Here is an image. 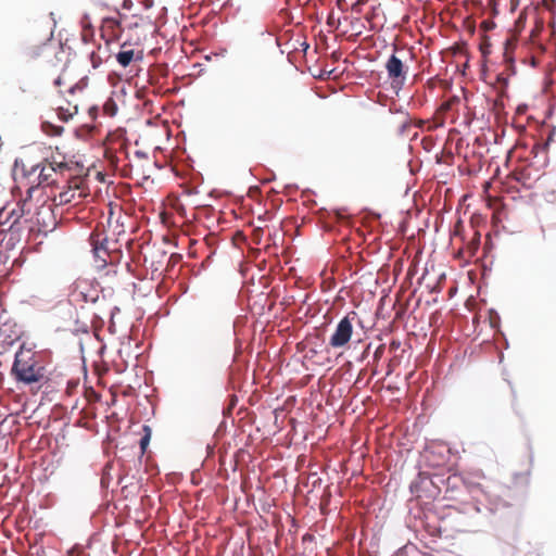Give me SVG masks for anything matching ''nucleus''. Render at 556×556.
Listing matches in <instances>:
<instances>
[{
	"label": "nucleus",
	"instance_id": "nucleus-52",
	"mask_svg": "<svg viewBox=\"0 0 556 556\" xmlns=\"http://www.w3.org/2000/svg\"><path fill=\"white\" fill-rule=\"evenodd\" d=\"M317 481H320V478H317V479L313 482V484L315 485Z\"/></svg>",
	"mask_w": 556,
	"mask_h": 556
},
{
	"label": "nucleus",
	"instance_id": "nucleus-32",
	"mask_svg": "<svg viewBox=\"0 0 556 556\" xmlns=\"http://www.w3.org/2000/svg\"><path fill=\"white\" fill-rule=\"evenodd\" d=\"M135 155H136L137 157H140V159H144V157H147V156H148V154H147L146 152L140 151V150L136 151V152H135Z\"/></svg>",
	"mask_w": 556,
	"mask_h": 556
},
{
	"label": "nucleus",
	"instance_id": "nucleus-11",
	"mask_svg": "<svg viewBox=\"0 0 556 556\" xmlns=\"http://www.w3.org/2000/svg\"><path fill=\"white\" fill-rule=\"evenodd\" d=\"M40 128L43 134L50 137L60 136L64 130L63 126L55 125L49 121H42L40 124Z\"/></svg>",
	"mask_w": 556,
	"mask_h": 556
},
{
	"label": "nucleus",
	"instance_id": "nucleus-27",
	"mask_svg": "<svg viewBox=\"0 0 556 556\" xmlns=\"http://www.w3.org/2000/svg\"><path fill=\"white\" fill-rule=\"evenodd\" d=\"M54 396H55V392L43 390L39 406L43 405V401H46V400L50 401V402L53 401Z\"/></svg>",
	"mask_w": 556,
	"mask_h": 556
},
{
	"label": "nucleus",
	"instance_id": "nucleus-45",
	"mask_svg": "<svg viewBox=\"0 0 556 556\" xmlns=\"http://www.w3.org/2000/svg\"><path fill=\"white\" fill-rule=\"evenodd\" d=\"M43 491H45L43 488L41 490H37V495L41 494Z\"/></svg>",
	"mask_w": 556,
	"mask_h": 556
},
{
	"label": "nucleus",
	"instance_id": "nucleus-21",
	"mask_svg": "<svg viewBox=\"0 0 556 556\" xmlns=\"http://www.w3.org/2000/svg\"><path fill=\"white\" fill-rule=\"evenodd\" d=\"M56 116L61 122H68L73 117V113H71L67 109L59 108L56 110Z\"/></svg>",
	"mask_w": 556,
	"mask_h": 556
},
{
	"label": "nucleus",
	"instance_id": "nucleus-36",
	"mask_svg": "<svg viewBox=\"0 0 556 556\" xmlns=\"http://www.w3.org/2000/svg\"><path fill=\"white\" fill-rule=\"evenodd\" d=\"M79 295L81 296L83 301H85V302L89 301L88 295L86 293L80 292Z\"/></svg>",
	"mask_w": 556,
	"mask_h": 556
},
{
	"label": "nucleus",
	"instance_id": "nucleus-6",
	"mask_svg": "<svg viewBox=\"0 0 556 556\" xmlns=\"http://www.w3.org/2000/svg\"><path fill=\"white\" fill-rule=\"evenodd\" d=\"M55 367L52 364V353L49 350L37 352V392L42 388L43 382L51 380Z\"/></svg>",
	"mask_w": 556,
	"mask_h": 556
},
{
	"label": "nucleus",
	"instance_id": "nucleus-4",
	"mask_svg": "<svg viewBox=\"0 0 556 556\" xmlns=\"http://www.w3.org/2000/svg\"><path fill=\"white\" fill-rule=\"evenodd\" d=\"M12 371L20 381L35 382V351L31 348L21 346L15 355Z\"/></svg>",
	"mask_w": 556,
	"mask_h": 556
},
{
	"label": "nucleus",
	"instance_id": "nucleus-30",
	"mask_svg": "<svg viewBox=\"0 0 556 556\" xmlns=\"http://www.w3.org/2000/svg\"><path fill=\"white\" fill-rule=\"evenodd\" d=\"M555 131H556V128L554 127V128H553V130L551 131V135H549V137H548V140H547L546 142H544V143L542 144V147H541V149H542L543 151L547 149V147H548V144H549V141L552 140V137H553V135L555 134Z\"/></svg>",
	"mask_w": 556,
	"mask_h": 556
},
{
	"label": "nucleus",
	"instance_id": "nucleus-43",
	"mask_svg": "<svg viewBox=\"0 0 556 556\" xmlns=\"http://www.w3.org/2000/svg\"><path fill=\"white\" fill-rule=\"evenodd\" d=\"M97 177H98V179H99L100 181H103V174L98 173Z\"/></svg>",
	"mask_w": 556,
	"mask_h": 556
},
{
	"label": "nucleus",
	"instance_id": "nucleus-7",
	"mask_svg": "<svg viewBox=\"0 0 556 556\" xmlns=\"http://www.w3.org/2000/svg\"><path fill=\"white\" fill-rule=\"evenodd\" d=\"M353 333L352 318L346 315L337 324L333 333L329 339V345L334 349L345 346Z\"/></svg>",
	"mask_w": 556,
	"mask_h": 556
},
{
	"label": "nucleus",
	"instance_id": "nucleus-41",
	"mask_svg": "<svg viewBox=\"0 0 556 556\" xmlns=\"http://www.w3.org/2000/svg\"><path fill=\"white\" fill-rule=\"evenodd\" d=\"M303 50L306 51L309 48V45L307 42H303Z\"/></svg>",
	"mask_w": 556,
	"mask_h": 556
},
{
	"label": "nucleus",
	"instance_id": "nucleus-8",
	"mask_svg": "<svg viewBox=\"0 0 556 556\" xmlns=\"http://www.w3.org/2000/svg\"><path fill=\"white\" fill-rule=\"evenodd\" d=\"M20 454L24 459H28L30 465L34 464V448L31 447V429H29V438L21 443Z\"/></svg>",
	"mask_w": 556,
	"mask_h": 556
},
{
	"label": "nucleus",
	"instance_id": "nucleus-47",
	"mask_svg": "<svg viewBox=\"0 0 556 556\" xmlns=\"http://www.w3.org/2000/svg\"><path fill=\"white\" fill-rule=\"evenodd\" d=\"M505 348H508V340L505 338Z\"/></svg>",
	"mask_w": 556,
	"mask_h": 556
},
{
	"label": "nucleus",
	"instance_id": "nucleus-5",
	"mask_svg": "<svg viewBox=\"0 0 556 556\" xmlns=\"http://www.w3.org/2000/svg\"><path fill=\"white\" fill-rule=\"evenodd\" d=\"M393 49L394 51L397 50L395 45H393ZM384 67L391 81V88L399 94L406 83L408 66L393 52L387 60Z\"/></svg>",
	"mask_w": 556,
	"mask_h": 556
},
{
	"label": "nucleus",
	"instance_id": "nucleus-44",
	"mask_svg": "<svg viewBox=\"0 0 556 556\" xmlns=\"http://www.w3.org/2000/svg\"><path fill=\"white\" fill-rule=\"evenodd\" d=\"M41 244V241H37L36 243V247H37V253L39 252V245Z\"/></svg>",
	"mask_w": 556,
	"mask_h": 556
},
{
	"label": "nucleus",
	"instance_id": "nucleus-34",
	"mask_svg": "<svg viewBox=\"0 0 556 556\" xmlns=\"http://www.w3.org/2000/svg\"><path fill=\"white\" fill-rule=\"evenodd\" d=\"M37 178H38L39 180H41V179H42L43 181H46V180H47V177L43 175V168L40 170V173H39V175H38V177H37Z\"/></svg>",
	"mask_w": 556,
	"mask_h": 556
},
{
	"label": "nucleus",
	"instance_id": "nucleus-33",
	"mask_svg": "<svg viewBox=\"0 0 556 556\" xmlns=\"http://www.w3.org/2000/svg\"><path fill=\"white\" fill-rule=\"evenodd\" d=\"M50 18L52 21V26L55 27L56 26V20H55V15L53 12L50 13Z\"/></svg>",
	"mask_w": 556,
	"mask_h": 556
},
{
	"label": "nucleus",
	"instance_id": "nucleus-39",
	"mask_svg": "<svg viewBox=\"0 0 556 556\" xmlns=\"http://www.w3.org/2000/svg\"><path fill=\"white\" fill-rule=\"evenodd\" d=\"M226 53H227V49H222L220 52L217 53V55L224 56Z\"/></svg>",
	"mask_w": 556,
	"mask_h": 556
},
{
	"label": "nucleus",
	"instance_id": "nucleus-12",
	"mask_svg": "<svg viewBox=\"0 0 556 556\" xmlns=\"http://www.w3.org/2000/svg\"><path fill=\"white\" fill-rule=\"evenodd\" d=\"M135 59L134 50H122L116 54V61L122 67H127Z\"/></svg>",
	"mask_w": 556,
	"mask_h": 556
},
{
	"label": "nucleus",
	"instance_id": "nucleus-15",
	"mask_svg": "<svg viewBox=\"0 0 556 556\" xmlns=\"http://www.w3.org/2000/svg\"><path fill=\"white\" fill-rule=\"evenodd\" d=\"M56 502V496L53 492H46L42 498L39 500L38 506L40 508H49L52 507Z\"/></svg>",
	"mask_w": 556,
	"mask_h": 556
},
{
	"label": "nucleus",
	"instance_id": "nucleus-28",
	"mask_svg": "<svg viewBox=\"0 0 556 556\" xmlns=\"http://www.w3.org/2000/svg\"><path fill=\"white\" fill-rule=\"evenodd\" d=\"M366 2L367 0H356L351 7L352 11L359 13L362 10V5H364Z\"/></svg>",
	"mask_w": 556,
	"mask_h": 556
},
{
	"label": "nucleus",
	"instance_id": "nucleus-37",
	"mask_svg": "<svg viewBox=\"0 0 556 556\" xmlns=\"http://www.w3.org/2000/svg\"><path fill=\"white\" fill-rule=\"evenodd\" d=\"M393 556H406V554L402 552V549H399L397 552L394 553Z\"/></svg>",
	"mask_w": 556,
	"mask_h": 556
},
{
	"label": "nucleus",
	"instance_id": "nucleus-17",
	"mask_svg": "<svg viewBox=\"0 0 556 556\" xmlns=\"http://www.w3.org/2000/svg\"><path fill=\"white\" fill-rule=\"evenodd\" d=\"M386 352V346L384 344H379L374 353H372V356H371V361H368L367 362V365H377L378 362L382 358L383 354Z\"/></svg>",
	"mask_w": 556,
	"mask_h": 556
},
{
	"label": "nucleus",
	"instance_id": "nucleus-22",
	"mask_svg": "<svg viewBox=\"0 0 556 556\" xmlns=\"http://www.w3.org/2000/svg\"><path fill=\"white\" fill-rule=\"evenodd\" d=\"M486 5H488V10L490 12V15L492 17H495L496 15H498V13H500V10H498L500 0H489Z\"/></svg>",
	"mask_w": 556,
	"mask_h": 556
},
{
	"label": "nucleus",
	"instance_id": "nucleus-26",
	"mask_svg": "<svg viewBox=\"0 0 556 556\" xmlns=\"http://www.w3.org/2000/svg\"><path fill=\"white\" fill-rule=\"evenodd\" d=\"M75 324H76V327L74 329L75 333H88L89 328H88L87 324L79 323V320H76Z\"/></svg>",
	"mask_w": 556,
	"mask_h": 556
},
{
	"label": "nucleus",
	"instance_id": "nucleus-2",
	"mask_svg": "<svg viewBox=\"0 0 556 556\" xmlns=\"http://www.w3.org/2000/svg\"><path fill=\"white\" fill-rule=\"evenodd\" d=\"M46 448L47 452L40 456L42 475L38 477L42 485L50 480L62 460V454L59 451V438L45 430L37 440V452H43Z\"/></svg>",
	"mask_w": 556,
	"mask_h": 556
},
{
	"label": "nucleus",
	"instance_id": "nucleus-24",
	"mask_svg": "<svg viewBox=\"0 0 556 556\" xmlns=\"http://www.w3.org/2000/svg\"><path fill=\"white\" fill-rule=\"evenodd\" d=\"M108 239L105 238L99 245L93 247V253L96 257H100V252L106 253Z\"/></svg>",
	"mask_w": 556,
	"mask_h": 556
},
{
	"label": "nucleus",
	"instance_id": "nucleus-40",
	"mask_svg": "<svg viewBox=\"0 0 556 556\" xmlns=\"http://www.w3.org/2000/svg\"><path fill=\"white\" fill-rule=\"evenodd\" d=\"M61 84H62L61 77L55 78L54 85H61Z\"/></svg>",
	"mask_w": 556,
	"mask_h": 556
},
{
	"label": "nucleus",
	"instance_id": "nucleus-46",
	"mask_svg": "<svg viewBox=\"0 0 556 556\" xmlns=\"http://www.w3.org/2000/svg\"><path fill=\"white\" fill-rule=\"evenodd\" d=\"M97 300H98V296H96V298L91 299L90 301H91L92 303H94V302H97Z\"/></svg>",
	"mask_w": 556,
	"mask_h": 556
},
{
	"label": "nucleus",
	"instance_id": "nucleus-9",
	"mask_svg": "<svg viewBox=\"0 0 556 556\" xmlns=\"http://www.w3.org/2000/svg\"><path fill=\"white\" fill-rule=\"evenodd\" d=\"M151 437H152V429L150 426L148 425H143L142 426V435L139 440V448H140V456L139 458H141L146 452H147V448L150 444V441H151Z\"/></svg>",
	"mask_w": 556,
	"mask_h": 556
},
{
	"label": "nucleus",
	"instance_id": "nucleus-51",
	"mask_svg": "<svg viewBox=\"0 0 556 556\" xmlns=\"http://www.w3.org/2000/svg\"><path fill=\"white\" fill-rule=\"evenodd\" d=\"M494 26H495V23H490L489 28L494 27Z\"/></svg>",
	"mask_w": 556,
	"mask_h": 556
},
{
	"label": "nucleus",
	"instance_id": "nucleus-42",
	"mask_svg": "<svg viewBox=\"0 0 556 556\" xmlns=\"http://www.w3.org/2000/svg\"><path fill=\"white\" fill-rule=\"evenodd\" d=\"M343 2H345V0H337V5L341 9Z\"/></svg>",
	"mask_w": 556,
	"mask_h": 556
},
{
	"label": "nucleus",
	"instance_id": "nucleus-16",
	"mask_svg": "<svg viewBox=\"0 0 556 556\" xmlns=\"http://www.w3.org/2000/svg\"><path fill=\"white\" fill-rule=\"evenodd\" d=\"M103 110H104L105 114L109 116L116 115L118 108H117L115 100L112 97L106 99V101L103 104Z\"/></svg>",
	"mask_w": 556,
	"mask_h": 556
},
{
	"label": "nucleus",
	"instance_id": "nucleus-1",
	"mask_svg": "<svg viewBox=\"0 0 556 556\" xmlns=\"http://www.w3.org/2000/svg\"><path fill=\"white\" fill-rule=\"evenodd\" d=\"M441 482L445 486L444 498L460 502L466 514L476 513L488 519L498 515L511 523H516L519 518V509L515 504L484 493L479 483L467 480L463 475H450Z\"/></svg>",
	"mask_w": 556,
	"mask_h": 556
},
{
	"label": "nucleus",
	"instance_id": "nucleus-50",
	"mask_svg": "<svg viewBox=\"0 0 556 556\" xmlns=\"http://www.w3.org/2000/svg\"><path fill=\"white\" fill-rule=\"evenodd\" d=\"M405 128H406V125H403V126L401 127V131H404V130H405Z\"/></svg>",
	"mask_w": 556,
	"mask_h": 556
},
{
	"label": "nucleus",
	"instance_id": "nucleus-35",
	"mask_svg": "<svg viewBox=\"0 0 556 556\" xmlns=\"http://www.w3.org/2000/svg\"><path fill=\"white\" fill-rule=\"evenodd\" d=\"M437 533H439V534H440V533H441V529H440V528L434 527V528L432 529V531H431V534H432V535H435Z\"/></svg>",
	"mask_w": 556,
	"mask_h": 556
},
{
	"label": "nucleus",
	"instance_id": "nucleus-29",
	"mask_svg": "<svg viewBox=\"0 0 556 556\" xmlns=\"http://www.w3.org/2000/svg\"><path fill=\"white\" fill-rule=\"evenodd\" d=\"M88 114L90 116V118L92 121L97 119L98 117V114H99V106L98 105H91L89 109H88Z\"/></svg>",
	"mask_w": 556,
	"mask_h": 556
},
{
	"label": "nucleus",
	"instance_id": "nucleus-14",
	"mask_svg": "<svg viewBox=\"0 0 556 556\" xmlns=\"http://www.w3.org/2000/svg\"><path fill=\"white\" fill-rule=\"evenodd\" d=\"M7 327H9V324L4 323L0 327V342L4 344H10L14 340H16L20 336L17 332L7 333Z\"/></svg>",
	"mask_w": 556,
	"mask_h": 556
},
{
	"label": "nucleus",
	"instance_id": "nucleus-10",
	"mask_svg": "<svg viewBox=\"0 0 556 556\" xmlns=\"http://www.w3.org/2000/svg\"><path fill=\"white\" fill-rule=\"evenodd\" d=\"M35 413L34 409H30V407L26 404L23 409L17 414V424L20 426H25V427H31L33 426V414Z\"/></svg>",
	"mask_w": 556,
	"mask_h": 556
},
{
	"label": "nucleus",
	"instance_id": "nucleus-25",
	"mask_svg": "<svg viewBox=\"0 0 556 556\" xmlns=\"http://www.w3.org/2000/svg\"><path fill=\"white\" fill-rule=\"evenodd\" d=\"M89 59H90L92 68H94V70L98 68L102 64L101 58L94 51L90 52Z\"/></svg>",
	"mask_w": 556,
	"mask_h": 556
},
{
	"label": "nucleus",
	"instance_id": "nucleus-31",
	"mask_svg": "<svg viewBox=\"0 0 556 556\" xmlns=\"http://www.w3.org/2000/svg\"><path fill=\"white\" fill-rule=\"evenodd\" d=\"M505 59H506V61H507V62H510V63H514V62H515L514 58H513V56H511V54L508 52V48H507V47L505 48Z\"/></svg>",
	"mask_w": 556,
	"mask_h": 556
},
{
	"label": "nucleus",
	"instance_id": "nucleus-18",
	"mask_svg": "<svg viewBox=\"0 0 556 556\" xmlns=\"http://www.w3.org/2000/svg\"><path fill=\"white\" fill-rule=\"evenodd\" d=\"M489 319H490V326L492 328H498L501 324V316L495 308L489 309Z\"/></svg>",
	"mask_w": 556,
	"mask_h": 556
},
{
	"label": "nucleus",
	"instance_id": "nucleus-23",
	"mask_svg": "<svg viewBox=\"0 0 556 556\" xmlns=\"http://www.w3.org/2000/svg\"><path fill=\"white\" fill-rule=\"evenodd\" d=\"M45 213V210L43 208H40V210H37V230H36V233H37V238L43 233V236H47L48 231L47 230H42L40 227H39V216L42 215ZM46 213H50V208L47 207L46 208Z\"/></svg>",
	"mask_w": 556,
	"mask_h": 556
},
{
	"label": "nucleus",
	"instance_id": "nucleus-20",
	"mask_svg": "<svg viewBox=\"0 0 556 556\" xmlns=\"http://www.w3.org/2000/svg\"><path fill=\"white\" fill-rule=\"evenodd\" d=\"M370 349H371V343H368L365 349L362 351V353L355 357V361L357 363H365L366 361L368 362L369 359V356H370Z\"/></svg>",
	"mask_w": 556,
	"mask_h": 556
},
{
	"label": "nucleus",
	"instance_id": "nucleus-38",
	"mask_svg": "<svg viewBox=\"0 0 556 556\" xmlns=\"http://www.w3.org/2000/svg\"><path fill=\"white\" fill-rule=\"evenodd\" d=\"M518 4H519V0H511L513 9L517 8Z\"/></svg>",
	"mask_w": 556,
	"mask_h": 556
},
{
	"label": "nucleus",
	"instance_id": "nucleus-53",
	"mask_svg": "<svg viewBox=\"0 0 556 556\" xmlns=\"http://www.w3.org/2000/svg\"><path fill=\"white\" fill-rule=\"evenodd\" d=\"M37 556H40V555L37 553Z\"/></svg>",
	"mask_w": 556,
	"mask_h": 556
},
{
	"label": "nucleus",
	"instance_id": "nucleus-3",
	"mask_svg": "<svg viewBox=\"0 0 556 556\" xmlns=\"http://www.w3.org/2000/svg\"><path fill=\"white\" fill-rule=\"evenodd\" d=\"M35 172V165H27L23 159H16L13 168V178L16 182L17 190H25V198L22 199L18 203L22 216L28 215L33 210V191L35 190V185L30 180L31 174Z\"/></svg>",
	"mask_w": 556,
	"mask_h": 556
},
{
	"label": "nucleus",
	"instance_id": "nucleus-49",
	"mask_svg": "<svg viewBox=\"0 0 556 556\" xmlns=\"http://www.w3.org/2000/svg\"><path fill=\"white\" fill-rule=\"evenodd\" d=\"M142 59H143L142 54L138 55V58H137V60H142Z\"/></svg>",
	"mask_w": 556,
	"mask_h": 556
},
{
	"label": "nucleus",
	"instance_id": "nucleus-48",
	"mask_svg": "<svg viewBox=\"0 0 556 556\" xmlns=\"http://www.w3.org/2000/svg\"><path fill=\"white\" fill-rule=\"evenodd\" d=\"M101 483H102V485H104V483H105V478L104 477L101 479Z\"/></svg>",
	"mask_w": 556,
	"mask_h": 556
},
{
	"label": "nucleus",
	"instance_id": "nucleus-19",
	"mask_svg": "<svg viewBox=\"0 0 556 556\" xmlns=\"http://www.w3.org/2000/svg\"><path fill=\"white\" fill-rule=\"evenodd\" d=\"M88 86V77L85 76L80 78L76 84H74L70 89V93H75L77 90L81 91Z\"/></svg>",
	"mask_w": 556,
	"mask_h": 556
},
{
	"label": "nucleus",
	"instance_id": "nucleus-13",
	"mask_svg": "<svg viewBox=\"0 0 556 556\" xmlns=\"http://www.w3.org/2000/svg\"><path fill=\"white\" fill-rule=\"evenodd\" d=\"M430 483V484H433L435 485V481L433 479H430V478H422L421 477V473L418 475V480H414L410 482V485H409V489H410V492L412 493H416L418 496H420L419 492L421 491V485L425 484V483Z\"/></svg>",
	"mask_w": 556,
	"mask_h": 556
}]
</instances>
